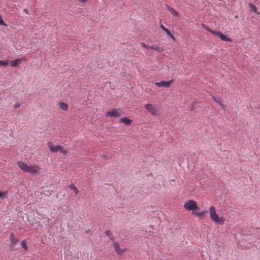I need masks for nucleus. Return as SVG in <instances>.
<instances>
[{
	"label": "nucleus",
	"mask_w": 260,
	"mask_h": 260,
	"mask_svg": "<svg viewBox=\"0 0 260 260\" xmlns=\"http://www.w3.org/2000/svg\"><path fill=\"white\" fill-rule=\"evenodd\" d=\"M113 247L114 248V250L118 254H120L121 253V250L120 248L119 245L118 243L117 242H114L113 243Z\"/></svg>",
	"instance_id": "4468645a"
},
{
	"label": "nucleus",
	"mask_w": 260,
	"mask_h": 260,
	"mask_svg": "<svg viewBox=\"0 0 260 260\" xmlns=\"http://www.w3.org/2000/svg\"><path fill=\"white\" fill-rule=\"evenodd\" d=\"M27 59L25 57L16 59L10 61V64L13 67H16L17 65L21 63L22 61H26Z\"/></svg>",
	"instance_id": "1a4fd4ad"
},
{
	"label": "nucleus",
	"mask_w": 260,
	"mask_h": 260,
	"mask_svg": "<svg viewBox=\"0 0 260 260\" xmlns=\"http://www.w3.org/2000/svg\"><path fill=\"white\" fill-rule=\"evenodd\" d=\"M8 63L5 60H0V66H5L7 65Z\"/></svg>",
	"instance_id": "b1692460"
},
{
	"label": "nucleus",
	"mask_w": 260,
	"mask_h": 260,
	"mask_svg": "<svg viewBox=\"0 0 260 260\" xmlns=\"http://www.w3.org/2000/svg\"><path fill=\"white\" fill-rule=\"evenodd\" d=\"M166 7L167 10H168L169 12H170L172 15L174 16H177L178 15L177 12L172 7H170L169 6L166 5Z\"/></svg>",
	"instance_id": "dca6fc26"
},
{
	"label": "nucleus",
	"mask_w": 260,
	"mask_h": 260,
	"mask_svg": "<svg viewBox=\"0 0 260 260\" xmlns=\"http://www.w3.org/2000/svg\"><path fill=\"white\" fill-rule=\"evenodd\" d=\"M164 31L166 32V33L167 34V35L168 36H169L170 37H171L172 39H174L173 35L171 34V32L168 29H167V28L166 29V30Z\"/></svg>",
	"instance_id": "5701e85b"
},
{
	"label": "nucleus",
	"mask_w": 260,
	"mask_h": 260,
	"mask_svg": "<svg viewBox=\"0 0 260 260\" xmlns=\"http://www.w3.org/2000/svg\"><path fill=\"white\" fill-rule=\"evenodd\" d=\"M160 27L164 31H165L166 29H167V28L165 27L162 24L160 25Z\"/></svg>",
	"instance_id": "c85d7f7f"
},
{
	"label": "nucleus",
	"mask_w": 260,
	"mask_h": 260,
	"mask_svg": "<svg viewBox=\"0 0 260 260\" xmlns=\"http://www.w3.org/2000/svg\"><path fill=\"white\" fill-rule=\"evenodd\" d=\"M58 106L60 109L63 111H68L69 109V105L68 104L64 103V102H59L58 103Z\"/></svg>",
	"instance_id": "f8f14e48"
},
{
	"label": "nucleus",
	"mask_w": 260,
	"mask_h": 260,
	"mask_svg": "<svg viewBox=\"0 0 260 260\" xmlns=\"http://www.w3.org/2000/svg\"><path fill=\"white\" fill-rule=\"evenodd\" d=\"M249 6L251 11H253V12H256L257 8L255 5H254L251 3H249Z\"/></svg>",
	"instance_id": "aec40b11"
},
{
	"label": "nucleus",
	"mask_w": 260,
	"mask_h": 260,
	"mask_svg": "<svg viewBox=\"0 0 260 260\" xmlns=\"http://www.w3.org/2000/svg\"><path fill=\"white\" fill-rule=\"evenodd\" d=\"M145 108L152 115H156L158 111L156 106L150 104H147L145 105Z\"/></svg>",
	"instance_id": "423d86ee"
},
{
	"label": "nucleus",
	"mask_w": 260,
	"mask_h": 260,
	"mask_svg": "<svg viewBox=\"0 0 260 260\" xmlns=\"http://www.w3.org/2000/svg\"><path fill=\"white\" fill-rule=\"evenodd\" d=\"M184 207L186 210L190 211L197 209L198 206L196 202L193 200H189L188 202L185 203Z\"/></svg>",
	"instance_id": "20e7f679"
},
{
	"label": "nucleus",
	"mask_w": 260,
	"mask_h": 260,
	"mask_svg": "<svg viewBox=\"0 0 260 260\" xmlns=\"http://www.w3.org/2000/svg\"><path fill=\"white\" fill-rule=\"evenodd\" d=\"M119 123H123L126 125H128L131 123L132 120H130L129 119H128L127 117H125L121 118L119 120Z\"/></svg>",
	"instance_id": "ddd939ff"
},
{
	"label": "nucleus",
	"mask_w": 260,
	"mask_h": 260,
	"mask_svg": "<svg viewBox=\"0 0 260 260\" xmlns=\"http://www.w3.org/2000/svg\"><path fill=\"white\" fill-rule=\"evenodd\" d=\"M202 27L203 28H204V29L208 30L209 32H210L211 34H212V31H214L215 30H212L211 29H210L207 25H205L204 24H202Z\"/></svg>",
	"instance_id": "4be33fe9"
},
{
	"label": "nucleus",
	"mask_w": 260,
	"mask_h": 260,
	"mask_svg": "<svg viewBox=\"0 0 260 260\" xmlns=\"http://www.w3.org/2000/svg\"><path fill=\"white\" fill-rule=\"evenodd\" d=\"M103 157L104 159H109L110 158L109 157H108V156H103Z\"/></svg>",
	"instance_id": "c756f323"
},
{
	"label": "nucleus",
	"mask_w": 260,
	"mask_h": 260,
	"mask_svg": "<svg viewBox=\"0 0 260 260\" xmlns=\"http://www.w3.org/2000/svg\"><path fill=\"white\" fill-rule=\"evenodd\" d=\"M212 34L218 37L219 38H220L222 41H225V42H231L232 40L229 38H228L226 36L224 35L222 33H221L220 31H212Z\"/></svg>",
	"instance_id": "0eeeda50"
},
{
	"label": "nucleus",
	"mask_w": 260,
	"mask_h": 260,
	"mask_svg": "<svg viewBox=\"0 0 260 260\" xmlns=\"http://www.w3.org/2000/svg\"><path fill=\"white\" fill-rule=\"evenodd\" d=\"M21 245L22 247L24 248V250H27L28 247H27L25 240H23L21 241Z\"/></svg>",
	"instance_id": "6ab92c4d"
},
{
	"label": "nucleus",
	"mask_w": 260,
	"mask_h": 260,
	"mask_svg": "<svg viewBox=\"0 0 260 260\" xmlns=\"http://www.w3.org/2000/svg\"><path fill=\"white\" fill-rule=\"evenodd\" d=\"M79 1H80V2H82V3H85L86 2L87 0H78Z\"/></svg>",
	"instance_id": "7c9ffc66"
},
{
	"label": "nucleus",
	"mask_w": 260,
	"mask_h": 260,
	"mask_svg": "<svg viewBox=\"0 0 260 260\" xmlns=\"http://www.w3.org/2000/svg\"><path fill=\"white\" fill-rule=\"evenodd\" d=\"M213 99L214 101L216 102L217 103H218L221 107H222V108H224V105L223 104V101L220 98L213 96Z\"/></svg>",
	"instance_id": "2eb2a0df"
},
{
	"label": "nucleus",
	"mask_w": 260,
	"mask_h": 260,
	"mask_svg": "<svg viewBox=\"0 0 260 260\" xmlns=\"http://www.w3.org/2000/svg\"><path fill=\"white\" fill-rule=\"evenodd\" d=\"M121 111L115 108L106 112V116L110 117H118L121 115Z\"/></svg>",
	"instance_id": "39448f33"
},
{
	"label": "nucleus",
	"mask_w": 260,
	"mask_h": 260,
	"mask_svg": "<svg viewBox=\"0 0 260 260\" xmlns=\"http://www.w3.org/2000/svg\"><path fill=\"white\" fill-rule=\"evenodd\" d=\"M210 215L211 219L215 223L220 225H222L225 219L223 217H219L216 214L215 208L213 206L210 207Z\"/></svg>",
	"instance_id": "f03ea898"
},
{
	"label": "nucleus",
	"mask_w": 260,
	"mask_h": 260,
	"mask_svg": "<svg viewBox=\"0 0 260 260\" xmlns=\"http://www.w3.org/2000/svg\"><path fill=\"white\" fill-rule=\"evenodd\" d=\"M70 187L71 189L74 190V192L76 193H78V190L77 189V188L76 187V186L74 184H72L71 185H70Z\"/></svg>",
	"instance_id": "412c9836"
},
{
	"label": "nucleus",
	"mask_w": 260,
	"mask_h": 260,
	"mask_svg": "<svg viewBox=\"0 0 260 260\" xmlns=\"http://www.w3.org/2000/svg\"><path fill=\"white\" fill-rule=\"evenodd\" d=\"M0 24L4 26H7V24L5 23V22L2 19L1 15H0Z\"/></svg>",
	"instance_id": "a878e982"
},
{
	"label": "nucleus",
	"mask_w": 260,
	"mask_h": 260,
	"mask_svg": "<svg viewBox=\"0 0 260 260\" xmlns=\"http://www.w3.org/2000/svg\"><path fill=\"white\" fill-rule=\"evenodd\" d=\"M20 106H21V105H20V103H16V104L14 105V108L15 109H17V108H19V107H20Z\"/></svg>",
	"instance_id": "bb28decb"
},
{
	"label": "nucleus",
	"mask_w": 260,
	"mask_h": 260,
	"mask_svg": "<svg viewBox=\"0 0 260 260\" xmlns=\"http://www.w3.org/2000/svg\"><path fill=\"white\" fill-rule=\"evenodd\" d=\"M105 234L107 236L109 237V238L111 240H114V236L112 233V232L110 231L107 230L105 232Z\"/></svg>",
	"instance_id": "f3484780"
},
{
	"label": "nucleus",
	"mask_w": 260,
	"mask_h": 260,
	"mask_svg": "<svg viewBox=\"0 0 260 260\" xmlns=\"http://www.w3.org/2000/svg\"><path fill=\"white\" fill-rule=\"evenodd\" d=\"M47 145L51 152L55 153L57 151H59V152L64 155L67 153V151L63 149L62 146H54L52 145L51 142H48L47 143Z\"/></svg>",
	"instance_id": "7ed1b4c3"
},
{
	"label": "nucleus",
	"mask_w": 260,
	"mask_h": 260,
	"mask_svg": "<svg viewBox=\"0 0 260 260\" xmlns=\"http://www.w3.org/2000/svg\"><path fill=\"white\" fill-rule=\"evenodd\" d=\"M172 82H173L172 80L171 81H168L162 80V81H161L158 82H155V84L157 87H165V88H169V87H170V85Z\"/></svg>",
	"instance_id": "6e6552de"
},
{
	"label": "nucleus",
	"mask_w": 260,
	"mask_h": 260,
	"mask_svg": "<svg viewBox=\"0 0 260 260\" xmlns=\"http://www.w3.org/2000/svg\"><path fill=\"white\" fill-rule=\"evenodd\" d=\"M17 164L19 168L24 173L35 174L38 173L40 170V168L38 166H28L25 162L21 161H17Z\"/></svg>",
	"instance_id": "f257e3e1"
},
{
	"label": "nucleus",
	"mask_w": 260,
	"mask_h": 260,
	"mask_svg": "<svg viewBox=\"0 0 260 260\" xmlns=\"http://www.w3.org/2000/svg\"><path fill=\"white\" fill-rule=\"evenodd\" d=\"M6 193L4 192L0 191V198L3 199L5 197Z\"/></svg>",
	"instance_id": "cd10ccee"
},
{
	"label": "nucleus",
	"mask_w": 260,
	"mask_h": 260,
	"mask_svg": "<svg viewBox=\"0 0 260 260\" xmlns=\"http://www.w3.org/2000/svg\"><path fill=\"white\" fill-rule=\"evenodd\" d=\"M10 240L12 245L14 246L19 242V239L16 238L13 233H11L10 235Z\"/></svg>",
	"instance_id": "9d476101"
},
{
	"label": "nucleus",
	"mask_w": 260,
	"mask_h": 260,
	"mask_svg": "<svg viewBox=\"0 0 260 260\" xmlns=\"http://www.w3.org/2000/svg\"><path fill=\"white\" fill-rule=\"evenodd\" d=\"M208 211L207 210H204L200 212H197L196 211H193L192 214L196 215L200 218H202L205 216L207 213Z\"/></svg>",
	"instance_id": "9b49d317"
},
{
	"label": "nucleus",
	"mask_w": 260,
	"mask_h": 260,
	"mask_svg": "<svg viewBox=\"0 0 260 260\" xmlns=\"http://www.w3.org/2000/svg\"><path fill=\"white\" fill-rule=\"evenodd\" d=\"M150 49H153L155 51H157L158 52H160L162 51V49L161 47H158L157 46H152L150 47Z\"/></svg>",
	"instance_id": "a211bd4d"
},
{
	"label": "nucleus",
	"mask_w": 260,
	"mask_h": 260,
	"mask_svg": "<svg viewBox=\"0 0 260 260\" xmlns=\"http://www.w3.org/2000/svg\"><path fill=\"white\" fill-rule=\"evenodd\" d=\"M89 232H90V230H88V231H86L85 233H88Z\"/></svg>",
	"instance_id": "2f4dec72"
},
{
	"label": "nucleus",
	"mask_w": 260,
	"mask_h": 260,
	"mask_svg": "<svg viewBox=\"0 0 260 260\" xmlns=\"http://www.w3.org/2000/svg\"><path fill=\"white\" fill-rule=\"evenodd\" d=\"M141 45L142 47H143L144 48H148V49H150V46L147 45L146 44H145L143 42H141Z\"/></svg>",
	"instance_id": "393cba45"
}]
</instances>
